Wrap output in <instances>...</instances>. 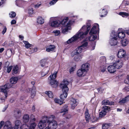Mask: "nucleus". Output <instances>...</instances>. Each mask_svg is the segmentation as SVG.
<instances>
[{"label":"nucleus","mask_w":129,"mask_h":129,"mask_svg":"<svg viewBox=\"0 0 129 129\" xmlns=\"http://www.w3.org/2000/svg\"><path fill=\"white\" fill-rule=\"evenodd\" d=\"M23 122L25 123H27L28 122L29 119V116L27 114L24 115L23 117Z\"/></svg>","instance_id":"nucleus-34"},{"label":"nucleus","mask_w":129,"mask_h":129,"mask_svg":"<svg viewBox=\"0 0 129 129\" xmlns=\"http://www.w3.org/2000/svg\"><path fill=\"white\" fill-rule=\"evenodd\" d=\"M129 100V95L126 97L125 98L119 101V103L122 104L125 103L127 101Z\"/></svg>","instance_id":"nucleus-27"},{"label":"nucleus","mask_w":129,"mask_h":129,"mask_svg":"<svg viewBox=\"0 0 129 129\" xmlns=\"http://www.w3.org/2000/svg\"><path fill=\"white\" fill-rule=\"evenodd\" d=\"M90 35V36L88 38V39L89 41H94L97 38V36L96 34H92Z\"/></svg>","instance_id":"nucleus-31"},{"label":"nucleus","mask_w":129,"mask_h":129,"mask_svg":"<svg viewBox=\"0 0 129 129\" xmlns=\"http://www.w3.org/2000/svg\"><path fill=\"white\" fill-rule=\"evenodd\" d=\"M12 66H10L7 67V72L8 73H9L11 71L12 68Z\"/></svg>","instance_id":"nucleus-54"},{"label":"nucleus","mask_w":129,"mask_h":129,"mask_svg":"<svg viewBox=\"0 0 129 129\" xmlns=\"http://www.w3.org/2000/svg\"><path fill=\"white\" fill-rule=\"evenodd\" d=\"M78 102L77 100L73 98L71 99V104L72 109H74L75 107L78 105Z\"/></svg>","instance_id":"nucleus-14"},{"label":"nucleus","mask_w":129,"mask_h":129,"mask_svg":"<svg viewBox=\"0 0 129 129\" xmlns=\"http://www.w3.org/2000/svg\"><path fill=\"white\" fill-rule=\"evenodd\" d=\"M96 45L95 43L93 42L92 44H90V45L89 47V49L91 50H94L95 49Z\"/></svg>","instance_id":"nucleus-40"},{"label":"nucleus","mask_w":129,"mask_h":129,"mask_svg":"<svg viewBox=\"0 0 129 129\" xmlns=\"http://www.w3.org/2000/svg\"><path fill=\"white\" fill-rule=\"evenodd\" d=\"M102 109L104 111L106 112V113H107L109 110H110V108L109 106H105L103 107Z\"/></svg>","instance_id":"nucleus-38"},{"label":"nucleus","mask_w":129,"mask_h":129,"mask_svg":"<svg viewBox=\"0 0 129 129\" xmlns=\"http://www.w3.org/2000/svg\"><path fill=\"white\" fill-rule=\"evenodd\" d=\"M121 43L122 45L123 46H126L128 43V41L127 39H125L121 41Z\"/></svg>","instance_id":"nucleus-37"},{"label":"nucleus","mask_w":129,"mask_h":129,"mask_svg":"<svg viewBox=\"0 0 129 129\" xmlns=\"http://www.w3.org/2000/svg\"><path fill=\"white\" fill-rule=\"evenodd\" d=\"M123 90L124 91H129V86H127L125 87L123 89Z\"/></svg>","instance_id":"nucleus-57"},{"label":"nucleus","mask_w":129,"mask_h":129,"mask_svg":"<svg viewBox=\"0 0 129 129\" xmlns=\"http://www.w3.org/2000/svg\"><path fill=\"white\" fill-rule=\"evenodd\" d=\"M3 129H13L11 123L10 121H8L5 122Z\"/></svg>","instance_id":"nucleus-17"},{"label":"nucleus","mask_w":129,"mask_h":129,"mask_svg":"<svg viewBox=\"0 0 129 129\" xmlns=\"http://www.w3.org/2000/svg\"><path fill=\"white\" fill-rule=\"evenodd\" d=\"M53 33H54L56 36H58L60 34V31L59 30H54Z\"/></svg>","instance_id":"nucleus-51"},{"label":"nucleus","mask_w":129,"mask_h":129,"mask_svg":"<svg viewBox=\"0 0 129 129\" xmlns=\"http://www.w3.org/2000/svg\"><path fill=\"white\" fill-rule=\"evenodd\" d=\"M60 21L57 17H53L50 18L49 21L50 25L52 27H55L60 24Z\"/></svg>","instance_id":"nucleus-7"},{"label":"nucleus","mask_w":129,"mask_h":129,"mask_svg":"<svg viewBox=\"0 0 129 129\" xmlns=\"http://www.w3.org/2000/svg\"><path fill=\"white\" fill-rule=\"evenodd\" d=\"M75 70V68L73 67H71L70 69V72L71 73L72 72H73Z\"/></svg>","instance_id":"nucleus-62"},{"label":"nucleus","mask_w":129,"mask_h":129,"mask_svg":"<svg viewBox=\"0 0 129 129\" xmlns=\"http://www.w3.org/2000/svg\"><path fill=\"white\" fill-rule=\"evenodd\" d=\"M115 32L117 34V39L118 37L120 39H122L124 38L125 36V33L123 31L119 32L117 33Z\"/></svg>","instance_id":"nucleus-18"},{"label":"nucleus","mask_w":129,"mask_h":129,"mask_svg":"<svg viewBox=\"0 0 129 129\" xmlns=\"http://www.w3.org/2000/svg\"><path fill=\"white\" fill-rule=\"evenodd\" d=\"M72 18L73 19L72 20H70L69 21L67 22L69 18L68 17H66L63 19L61 22H60V24L62 25V32L63 34H65L68 30L71 29V25L74 22V20L77 18V17L73 16L72 17Z\"/></svg>","instance_id":"nucleus-2"},{"label":"nucleus","mask_w":129,"mask_h":129,"mask_svg":"<svg viewBox=\"0 0 129 129\" xmlns=\"http://www.w3.org/2000/svg\"><path fill=\"white\" fill-rule=\"evenodd\" d=\"M38 50V49L37 48H33V51H31L30 52V53L31 54L32 53H33L35 52H36Z\"/></svg>","instance_id":"nucleus-60"},{"label":"nucleus","mask_w":129,"mask_h":129,"mask_svg":"<svg viewBox=\"0 0 129 129\" xmlns=\"http://www.w3.org/2000/svg\"><path fill=\"white\" fill-rule=\"evenodd\" d=\"M106 58L104 56L102 57H100V61L101 63H102L104 64H105L106 62Z\"/></svg>","instance_id":"nucleus-46"},{"label":"nucleus","mask_w":129,"mask_h":129,"mask_svg":"<svg viewBox=\"0 0 129 129\" xmlns=\"http://www.w3.org/2000/svg\"><path fill=\"white\" fill-rule=\"evenodd\" d=\"M18 78L17 77H12L10 79V82L12 84H15L18 81Z\"/></svg>","instance_id":"nucleus-23"},{"label":"nucleus","mask_w":129,"mask_h":129,"mask_svg":"<svg viewBox=\"0 0 129 129\" xmlns=\"http://www.w3.org/2000/svg\"><path fill=\"white\" fill-rule=\"evenodd\" d=\"M69 84V82L67 80H64L60 85V87L62 89L63 93L60 95V99L63 100L67 97V92L69 88L67 85Z\"/></svg>","instance_id":"nucleus-3"},{"label":"nucleus","mask_w":129,"mask_h":129,"mask_svg":"<svg viewBox=\"0 0 129 129\" xmlns=\"http://www.w3.org/2000/svg\"><path fill=\"white\" fill-rule=\"evenodd\" d=\"M54 117V116L53 115L48 117L47 121L48 126L51 129H56L57 126V121L53 120Z\"/></svg>","instance_id":"nucleus-4"},{"label":"nucleus","mask_w":129,"mask_h":129,"mask_svg":"<svg viewBox=\"0 0 129 129\" xmlns=\"http://www.w3.org/2000/svg\"><path fill=\"white\" fill-rule=\"evenodd\" d=\"M3 27V30L2 31V33L3 35H4L6 32L7 30V28L5 26H4Z\"/></svg>","instance_id":"nucleus-55"},{"label":"nucleus","mask_w":129,"mask_h":129,"mask_svg":"<svg viewBox=\"0 0 129 129\" xmlns=\"http://www.w3.org/2000/svg\"><path fill=\"white\" fill-rule=\"evenodd\" d=\"M46 61V59H42L41 61V65L42 67H43L45 66V62Z\"/></svg>","instance_id":"nucleus-53"},{"label":"nucleus","mask_w":129,"mask_h":129,"mask_svg":"<svg viewBox=\"0 0 129 129\" xmlns=\"http://www.w3.org/2000/svg\"><path fill=\"white\" fill-rule=\"evenodd\" d=\"M68 108L67 105H65L64 106L61 110L60 113H64L63 115H64V114L67 113L68 111Z\"/></svg>","instance_id":"nucleus-24"},{"label":"nucleus","mask_w":129,"mask_h":129,"mask_svg":"<svg viewBox=\"0 0 129 129\" xmlns=\"http://www.w3.org/2000/svg\"><path fill=\"white\" fill-rule=\"evenodd\" d=\"M114 104V102H110L107 100H104L102 102V104L103 105H113Z\"/></svg>","instance_id":"nucleus-22"},{"label":"nucleus","mask_w":129,"mask_h":129,"mask_svg":"<svg viewBox=\"0 0 129 129\" xmlns=\"http://www.w3.org/2000/svg\"><path fill=\"white\" fill-rule=\"evenodd\" d=\"M16 5L20 7H22L24 5L25 2L21 0H16Z\"/></svg>","instance_id":"nucleus-25"},{"label":"nucleus","mask_w":129,"mask_h":129,"mask_svg":"<svg viewBox=\"0 0 129 129\" xmlns=\"http://www.w3.org/2000/svg\"><path fill=\"white\" fill-rule=\"evenodd\" d=\"M85 117L87 122H89V120L90 119V115L88 113V110H86L85 113Z\"/></svg>","instance_id":"nucleus-28"},{"label":"nucleus","mask_w":129,"mask_h":129,"mask_svg":"<svg viewBox=\"0 0 129 129\" xmlns=\"http://www.w3.org/2000/svg\"><path fill=\"white\" fill-rule=\"evenodd\" d=\"M28 13L29 15L31 16L35 13V12L33 8L29 7L28 9Z\"/></svg>","instance_id":"nucleus-36"},{"label":"nucleus","mask_w":129,"mask_h":129,"mask_svg":"<svg viewBox=\"0 0 129 129\" xmlns=\"http://www.w3.org/2000/svg\"><path fill=\"white\" fill-rule=\"evenodd\" d=\"M82 43V44L80 46L82 48L83 50L87 49L88 48V43L87 41H86L85 40H83Z\"/></svg>","instance_id":"nucleus-21"},{"label":"nucleus","mask_w":129,"mask_h":129,"mask_svg":"<svg viewBox=\"0 0 129 129\" xmlns=\"http://www.w3.org/2000/svg\"><path fill=\"white\" fill-rule=\"evenodd\" d=\"M19 67L18 66H14L12 70V73L13 74H18L19 72Z\"/></svg>","instance_id":"nucleus-26"},{"label":"nucleus","mask_w":129,"mask_h":129,"mask_svg":"<svg viewBox=\"0 0 129 129\" xmlns=\"http://www.w3.org/2000/svg\"><path fill=\"white\" fill-rule=\"evenodd\" d=\"M116 68L114 66L113 64L112 65H110L108 67V71L110 73H114L116 71Z\"/></svg>","instance_id":"nucleus-20"},{"label":"nucleus","mask_w":129,"mask_h":129,"mask_svg":"<svg viewBox=\"0 0 129 129\" xmlns=\"http://www.w3.org/2000/svg\"><path fill=\"white\" fill-rule=\"evenodd\" d=\"M126 52L125 50L123 49H120L117 53L118 57L119 58H124L125 57Z\"/></svg>","instance_id":"nucleus-13"},{"label":"nucleus","mask_w":129,"mask_h":129,"mask_svg":"<svg viewBox=\"0 0 129 129\" xmlns=\"http://www.w3.org/2000/svg\"><path fill=\"white\" fill-rule=\"evenodd\" d=\"M46 94H47L50 98H51L53 97V94L52 92L50 91H46L45 92Z\"/></svg>","instance_id":"nucleus-42"},{"label":"nucleus","mask_w":129,"mask_h":129,"mask_svg":"<svg viewBox=\"0 0 129 129\" xmlns=\"http://www.w3.org/2000/svg\"><path fill=\"white\" fill-rule=\"evenodd\" d=\"M15 113L16 116L18 117H20L21 114V111L19 109H17L15 112Z\"/></svg>","instance_id":"nucleus-39"},{"label":"nucleus","mask_w":129,"mask_h":129,"mask_svg":"<svg viewBox=\"0 0 129 129\" xmlns=\"http://www.w3.org/2000/svg\"><path fill=\"white\" fill-rule=\"evenodd\" d=\"M23 43L25 44V47L27 48H28L30 47L31 44H30L27 41H24Z\"/></svg>","instance_id":"nucleus-49"},{"label":"nucleus","mask_w":129,"mask_h":129,"mask_svg":"<svg viewBox=\"0 0 129 129\" xmlns=\"http://www.w3.org/2000/svg\"><path fill=\"white\" fill-rule=\"evenodd\" d=\"M101 70L102 72H105L106 70L105 67L104 66H101Z\"/></svg>","instance_id":"nucleus-56"},{"label":"nucleus","mask_w":129,"mask_h":129,"mask_svg":"<svg viewBox=\"0 0 129 129\" xmlns=\"http://www.w3.org/2000/svg\"><path fill=\"white\" fill-rule=\"evenodd\" d=\"M82 58V55H75L74 58V60L76 61H79Z\"/></svg>","instance_id":"nucleus-35"},{"label":"nucleus","mask_w":129,"mask_h":129,"mask_svg":"<svg viewBox=\"0 0 129 129\" xmlns=\"http://www.w3.org/2000/svg\"><path fill=\"white\" fill-rule=\"evenodd\" d=\"M111 38L109 43L111 46H115L117 44V34L114 31H112L111 34Z\"/></svg>","instance_id":"nucleus-6"},{"label":"nucleus","mask_w":129,"mask_h":129,"mask_svg":"<svg viewBox=\"0 0 129 129\" xmlns=\"http://www.w3.org/2000/svg\"><path fill=\"white\" fill-rule=\"evenodd\" d=\"M110 126V124L109 123H105L102 125V129H107Z\"/></svg>","instance_id":"nucleus-44"},{"label":"nucleus","mask_w":129,"mask_h":129,"mask_svg":"<svg viewBox=\"0 0 129 129\" xmlns=\"http://www.w3.org/2000/svg\"><path fill=\"white\" fill-rule=\"evenodd\" d=\"M47 69V68L44 71H43L41 73V75L42 77L44 76L48 73L49 71V70Z\"/></svg>","instance_id":"nucleus-45"},{"label":"nucleus","mask_w":129,"mask_h":129,"mask_svg":"<svg viewBox=\"0 0 129 129\" xmlns=\"http://www.w3.org/2000/svg\"><path fill=\"white\" fill-rule=\"evenodd\" d=\"M97 90L98 91V92L99 93H101L103 91V89L102 88H98L97 89Z\"/></svg>","instance_id":"nucleus-63"},{"label":"nucleus","mask_w":129,"mask_h":129,"mask_svg":"<svg viewBox=\"0 0 129 129\" xmlns=\"http://www.w3.org/2000/svg\"><path fill=\"white\" fill-rule=\"evenodd\" d=\"M125 83L127 84H129V76H128V77L127 79L125 80Z\"/></svg>","instance_id":"nucleus-61"},{"label":"nucleus","mask_w":129,"mask_h":129,"mask_svg":"<svg viewBox=\"0 0 129 129\" xmlns=\"http://www.w3.org/2000/svg\"><path fill=\"white\" fill-rule=\"evenodd\" d=\"M37 22L39 24H42L44 22V20L41 17H38L37 19Z\"/></svg>","instance_id":"nucleus-30"},{"label":"nucleus","mask_w":129,"mask_h":129,"mask_svg":"<svg viewBox=\"0 0 129 129\" xmlns=\"http://www.w3.org/2000/svg\"><path fill=\"white\" fill-rule=\"evenodd\" d=\"M30 125L29 127L30 129H34L36 126V124L34 122L31 123L30 121Z\"/></svg>","instance_id":"nucleus-41"},{"label":"nucleus","mask_w":129,"mask_h":129,"mask_svg":"<svg viewBox=\"0 0 129 129\" xmlns=\"http://www.w3.org/2000/svg\"><path fill=\"white\" fill-rule=\"evenodd\" d=\"M90 64L88 63H85L82 65L81 69L87 73L89 69Z\"/></svg>","instance_id":"nucleus-16"},{"label":"nucleus","mask_w":129,"mask_h":129,"mask_svg":"<svg viewBox=\"0 0 129 129\" xmlns=\"http://www.w3.org/2000/svg\"><path fill=\"white\" fill-rule=\"evenodd\" d=\"M58 1V0H53L49 2V4L50 6L53 5L55 4Z\"/></svg>","instance_id":"nucleus-52"},{"label":"nucleus","mask_w":129,"mask_h":129,"mask_svg":"<svg viewBox=\"0 0 129 129\" xmlns=\"http://www.w3.org/2000/svg\"><path fill=\"white\" fill-rule=\"evenodd\" d=\"M123 61L121 59H118L113 63V64L115 68L117 69H120L123 65Z\"/></svg>","instance_id":"nucleus-12"},{"label":"nucleus","mask_w":129,"mask_h":129,"mask_svg":"<svg viewBox=\"0 0 129 129\" xmlns=\"http://www.w3.org/2000/svg\"><path fill=\"white\" fill-rule=\"evenodd\" d=\"M99 25L97 23L95 24L91 28L89 33L90 35L98 34L99 33Z\"/></svg>","instance_id":"nucleus-9"},{"label":"nucleus","mask_w":129,"mask_h":129,"mask_svg":"<svg viewBox=\"0 0 129 129\" xmlns=\"http://www.w3.org/2000/svg\"><path fill=\"white\" fill-rule=\"evenodd\" d=\"M48 117H46L40 121L38 124L39 127L40 129H43L46 126V122L47 121Z\"/></svg>","instance_id":"nucleus-10"},{"label":"nucleus","mask_w":129,"mask_h":129,"mask_svg":"<svg viewBox=\"0 0 129 129\" xmlns=\"http://www.w3.org/2000/svg\"><path fill=\"white\" fill-rule=\"evenodd\" d=\"M54 101L55 103L59 104L60 105H61L64 103L63 100L62 99L60 100L57 98L55 99Z\"/></svg>","instance_id":"nucleus-29"},{"label":"nucleus","mask_w":129,"mask_h":129,"mask_svg":"<svg viewBox=\"0 0 129 129\" xmlns=\"http://www.w3.org/2000/svg\"><path fill=\"white\" fill-rule=\"evenodd\" d=\"M9 15L10 17L13 18L16 16V14L15 12H12L9 13Z\"/></svg>","instance_id":"nucleus-50"},{"label":"nucleus","mask_w":129,"mask_h":129,"mask_svg":"<svg viewBox=\"0 0 129 129\" xmlns=\"http://www.w3.org/2000/svg\"><path fill=\"white\" fill-rule=\"evenodd\" d=\"M22 123L20 121L17 120L15 122V126L14 128L15 129H20L22 126Z\"/></svg>","instance_id":"nucleus-19"},{"label":"nucleus","mask_w":129,"mask_h":129,"mask_svg":"<svg viewBox=\"0 0 129 129\" xmlns=\"http://www.w3.org/2000/svg\"><path fill=\"white\" fill-rule=\"evenodd\" d=\"M57 72L55 71L54 73L50 75L49 77V79H50V84L51 86L54 88L56 87L58 85L57 82L55 80L56 77Z\"/></svg>","instance_id":"nucleus-5"},{"label":"nucleus","mask_w":129,"mask_h":129,"mask_svg":"<svg viewBox=\"0 0 129 129\" xmlns=\"http://www.w3.org/2000/svg\"><path fill=\"white\" fill-rule=\"evenodd\" d=\"M55 47L54 45H50L46 49V51L49 52L51 51H53L54 50Z\"/></svg>","instance_id":"nucleus-32"},{"label":"nucleus","mask_w":129,"mask_h":129,"mask_svg":"<svg viewBox=\"0 0 129 129\" xmlns=\"http://www.w3.org/2000/svg\"><path fill=\"white\" fill-rule=\"evenodd\" d=\"M71 117V116L70 114H68L67 115L66 117V119H68L70 118Z\"/></svg>","instance_id":"nucleus-64"},{"label":"nucleus","mask_w":129,"mask_h":129,"mask_svg":"<svg viewBox=\"0 0 129 129\" xmlns=\"http://www.w3.org/2000/svg\"><path fill=\"white\" fill-rule=\"evenodd\" d=\"M11 87L10 84L7 83L0 88V92H2L4 93L6 98L7 96V90Z\"/></svg>","instance_id":"nucleus-8"},{"label":"nucleus","mask_w":129,"mask_h":129,"mask_svg":"<svg viewBox=\"0 0 129 129\" xmlns=\"http://www.w3.org/2000/svg\"><path fill=\"white\" fill-rule=\"evenodd\" d=\"M106 112L104 111L103 110L100 112L99 113V116L100 117H102L106 115Z\"/></svg>","instance_id":"nucleus-48"},{"label":"nucleus","mask_w":129,"mask_h":129,"mask_svg":"<svg viewBox=\"0 0 129 129\" xmlns=\"http://www.w3.org/2000/svg\"><path fill=\"white\" fill-rule=\"evenodd\" d=\"M87 73L81 68L78 70L77 72V75L79 77L84 76L86 75Z\"/></svg>","instance_id":"nucleus-15"},{"label":"nucleus","mask_w":129,"mask_h":129,"mask_svg":"<svg viewBox=\"0 0 129 129\" xmlns=\"http://www.w3.org/2000/svg\"><path fill=\"white\" fill-rule=\"evenodd\" d=\"M100 13L102 14L101 15V17H103L107 15L108 12L106 10L103 9L100 10Z\"/></svg>","instance_id":"nucleus-33"},{"label":"nucleus","mask_w":129,"mask_h":129,"mask_svg":"<svg viewBox=\"0 0 129 129\" xmlns=\"http://www.w3.org/2000/svg\"><path fill=\"white\" fill-rule=\"evenodd\" d=\"M83 49L80 46L78 47L75 50L73 51L71 53V56H74L75 55L79 54L81 53Z\"/></svg>","instance_id":"nucleus-11"},{"label":"nucleus","mask_w":129,"mask_h":129,"mask_svg":"<svg viewBox=\"0 0 129 129\" xmlns=\"http://www.w3.org/2000/svg\"><path fill=\"white\" fill-rule=\"evenodd\" d=\"M41 5V3H38L37 4H36L34 6L35 8L36 9H38L40 6Z\"/></svg>","instance_id":"nucleus-58"},{"label":"nucleus","mask_w":129,"mask_h":129,"mask_svg":"<svg viewBox=\"0 0 129 129\" xmlns=\"http://www.w3.org/2000/svg\"><path fill=\"white\" fill-rule=\"evenodd\" d=\"M4 124V121H2L0 122V129H1L2 126Z\"/></svg>","instance_id":"nucleus-59"},{"label":"nucleus","mask_w":129,"mask_h":129,"mask_svg":"<svg viewBox=\"0 0 129 129\" xmlns=\"http://www.w3.org/2000/svg\"><path fill=\"white\" fill-rule=\"evenodd\" d=\"M119 15L122 16L123 17H124L125 16H128L129 15V14L124 12H120L119 13Z\"/></svg>","instance_id":"nucleus-43"},{"label":"nucleus","mask_w":129,"mask_h":129,"mask_svg":"<svg viewBox=\"0 0 129 129\" xmlns=\"http://www.w3.org/2000/svg\"><path fill=\"white\" fill-rule=\"evenodd\" d=\"M20 129H29V127L28 125L25 124L21 126Z\"/></svg>","instance_id":"nucleus-47"},{"label":"nucleus","mask_w":129,"mask_h":129,"mask_svg":"<svg viewBox=\"0 0 129 129\" xmlns=\"http://www.w3.org/2000/svg\"><path fill=\"white\" fill-rule=\"evenodd\" d=\"M91 22L90 20H87L86 23V25H83L75 35L64 43L65 45H67L75 42L79 38L81 40L86 38L90 29Z\"/></svg>","instance_id":"nucleus-1"}]
</instances>
